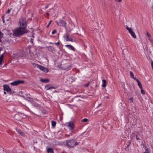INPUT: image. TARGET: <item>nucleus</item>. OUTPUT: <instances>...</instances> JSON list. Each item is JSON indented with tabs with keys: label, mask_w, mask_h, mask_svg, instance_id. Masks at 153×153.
<instances>
[{
	"label": "nucleus",
	"mask_w": 153,
	"mask_h": 153,
	"mask_svg": "<svg viewBox=\"0 0 153 153\" xmlns=\"http://www.w3.org/2000/svg\"><path fill=\"white\" fill-rule=\"evenodd\" d=\"M65 142V146L69 148H74L76 146L78 145L79 143L76 142L75 140L73 139L67 140Z\"/></svg>",
	"instance_id": "obj_1"
},
{
	"label": "nucleus",
	"mask_w": 153,
	"mask_h": 153,
	"mask_svg": "<svg viewBox=\"0 0 153 153\" xmlns=\"http://www.w3.org/2000/svg\"><path fill=\"white\" fill-rule=\"evenodd\" d=\"M25 28L24 27H21L16 30L14 33L15 36H18L27 33L28 31L25 30Z\"/></svg>",
	"instance_id": "obj_2"
},
{
	"label": "nucleus",
	"mask_w": 153,
	"mask_h": 153,
	"mask_svg": "<svg viewBox=\"0 0 153 153\" xmlns=\"http://www.w3.org/2000/svg\"><path fill=\"white\" fill-rule=\"evenodd\" d=\"M19 22L21 26L25 28L26 26V21L24 17H21L20 19Z\"/></svg>",
	"instance_id": "obj_3"
},
{
	"label": "nucleus",
	"mask_w": 153,
	"mask_h": 153,
	"mask_svg": "<svg viewBox=\"0 0 153 153\" xmlns=\"http://www.w3.org/2000/svg\"><path fill=\"white\" fill-rule=\"evenodd\" d=\"M24 81L23 80H19L14 81L11 83L10 84L12 85H19L20 84L24 83Z\"/></svg>",
	"instance_id": "obj_4"
},
{
	"label": "nucleus",
	"mask_w": 153,
	"mask_h": 153,
	"mask_svg": "<svg viewBox=\"0 0 153 153\" xmlns=\"http://www.w3.org/2000/svg\"><path fill=\"white\" fill-rule=\"evenodd\" d=\"M38 66L39 69L44 72L47 73L49 71L48 69L47 68L44 67L41 65Z\"/></svg>",
	"instance_id": "obj_5"
},
{
	"label": "nucleus",
	"mask_w": 153,
	"mask_h": 153,
	"mask_svg": "<svg viewBox=\"0 0 153 153\" xmlns=\"http://www.w3.org/2000/svg\"><path fill=\"white\" fill-rule=\"evenodd\" d=\"M3 88L4 90L6 91L7 92H10L11 91V88L8 85H3Z\"/></svg>",
	"instance_id": "obj_6"
},
{
	"label": "nucleus",
	"mask_w": 153,
	"mask_h": 153,
	"mask_svg": "<svg viewBox=\"0 0 153 153\" xmlns=\"http://www.w3.org/2000/svg\"><path fill=\"white\" fill-rule=\"evenodd\" d=\"M58 24H59L60 25L65 27L66 23L65 21L63 20H60Z\"/></svg>",
	"instance_id": "obj_7"
},
{
	"label": "nucleus",
	"mask_w": 153,
	"mask_h": 153,
	"mask_svg": "<svg viewBox=\"0 0 153 153\" xmlns=\"http://www.w3.org/2000/svg\"><path fill=\"white\" fill-rule=\"evenodd\" d=\"M45 88L46 90H48L51 89H55V88L51 86L49 84H48L45 86Z\"/></svg>",
	"instance_id": "obj_8"
},
{
	"label": "nucleus",
	"mask_w": 153,
	"mask_h": 153,
	"mask_svg": "<svg viewBox=\"0 0 153 153\" xmlns=\"http://www.w3.org/2000/svg\"><path fill=\"white\" fill-rule=\"evenodd\" d=\"M68 126L71 130H72L74 127V123L72 122H70L69 123Z\"/></svg>",
	"instance_id": "obj_9"
},
{
	"label": "nucleus",
	"mask_w": 153,
	"mask_h": 153,
	"mask_svg": "<svg viewBox=\"0 0 153 153\" xmlns=\"http://www.w3.org/2000/svg\"><path fill=\"white\" fill-rule=\"evenodd\" d=\"M64 38L65 39L66 41H68L69 39V34L68 32H67L66 34L64 36Z\"/></svg>",
	"instance_id": "obj_10"
},
{
	"label": "nucleus",
	"mask_w": 153,
	"mask_h": 153,
	"mask_svg": "<svg viewBox=\"0 0 153 153\" xmlns=\"http://www.w3.org/2000/svg\"><path fill=\"white\" fill-rule=\"evenodd\" d=\"M65 46L68 48L69 49L73 50L75 51V49L74 48L72 45H65Z\"/></svg>",
	"instance_id": "obj_11"
},
{
	"label": "nucleus",
	"mask_w": 153,
	"mask_h": 153,
	"mask_svg": "<svg viewBox=\"0 0 153 153\" xmlns=\"http://www.w3.org/2000/svg\"><path fill=\"white\" fill-rule=\"evenodd\" d=\"M50 12H51V14L53 16H55L57 14V12L56 11L54 10L53 9H51Z\"/></svg>",
	"instance_id": "obj_12"
},
{
	"label": "nucleus",
	"mask_w": 153,
	"mask_h": 153,
	"mask_svg": "<svg viewBox=\"0 0 153 153\" xmlns=\"http://www.w3.org/2000/svg\"><path fill=\"white\" fill-rule=\"evenodd\" d=\"M40 81L41 82L44 83H47L48 82H49L50 80L48 79H41L40 80Z\"/></svg>",
	"instance_id": "obj_13"
},
{
	"label": "nucleus",
	"mask_w": 153,
	"mask_h": 153,
	"mask_svg": "<svg viewBox=\"0 0 153 153\" xmlns=\"http://www.w3.org/2000/svg\"><path fill=\"white\" fill-rule=\"evenodd\" d=\"M102 86L103 87H105L106 85V81L105 79H103L102 80Z\"/></svg>",
	"instance_id": "obj_14"
},
{
	"label": "nucleus",
	"mask_w": 153,
	"mask_h": 153,
	"mask_svg": "<svg viewBox=\"0 0 153 153\" xmlns=\"http://www.w3.org/2000/svg\"><path fill=\"white\" fill-rule=\"evenodd\" d=\"M47 152L48 153H54V151L52 149L51 147L48 148Z\"/></svg>",
	"instance_id": "obj_15"
},
{
	"label": "nucleus",
	"mask_w": 153,
	"mask_h": 153,
	"mask_svg": "<svg viewBox=\"0 0 153 153\" xmlns=\"http://www.w3.org/2000/svg\"><path fill=\"white\" fill-rule=\"evenodd\" d=\"M126 29L128 30L130 34L133 32L132 29L131 28H129L128 26H126Z\"/></svg>",
	"instance_id": "obj_16"
},
{
	"label": "nucleus",
	"mask_w": 153,
	"mask_h": 153,
	"mask_svg": "<svg viewBox=\"0 0 153 153\" xmlns=\"http://www.w3.org/2000/svg\"><path fill=\"white\" fill-rule=\"evenodd\" d=\"M0 153H8L7 152L4 151L3 148H0Z\"/></svg>",
	"instance_id": "obj_17"
},
{
	"label": "nucleus",
	"mask_w": 153,
	"mask_h": 153,
	"mask_svg": "<svg viewBox=\"0 0 153 153\" xmlns=\"http://www.w3.org/2000/svg\"><path fill=\"white\" fill-rule=\"evenodd\" d=\"M48 50L49 51H53L54 49L53 47L52 46H49L48 47Z\"/></svg>",
	"instance_id": "obj_18"
},
{
	"label": "nucleus",
	"mask_w": 153,
	"mask_h": 153,
	"mask_svg": "<svg viewBox=\"0 0 153 153\" xmlns=\"http://www.w3.org/2000/svg\"><path fill=\"white\" fill-rule=\"evenodd\" d=\"M3 57L4 55L3 54H2L0 57V65L1 64L2 62L3 61Z\"/></svg>",
	"instance_id": "obj_19"
},
{
	"label": "nucleus",
	"mask_w": 153,
	"mask_h": 153,
	"mask_svg": "<svg viewBox=\"0 0 153 153\" xmlns=\"http://www.w3.org/2000/svg\"><path fill=\"white\" fill-rule=\"evenodd\" d=\"M131 35L132 36V37L134 39H135L136 38V36L135 34V33L133 31L131 33Z\"/></svg>",
	"instance_id": "obj_20"
},
{
	"label": "nucleus",
	"mask_w": 153,
	"mask_h": 153,
	"mask_svg": "<svg viewBox=\"0 0 153 153\" xmlns=\"http://www.w3.org/2000/svg\"><path fill=\"white\" fill-rule=\"evenodd\" d=\"M32 65L34 67H37L38 68V65H40L38 64H36L34 63H32Z\"/></svg>",
	"instance_id": "obj_21"
},
{
	"label": "nucleus",
	"mask_w": 153,
	"mask_h": 153,
	"mask_svg": "<svg viewBox=\"0 0 153 153\" xmlns=\"http://www.w3.org/2000/svg\"><path fill=\"white\" fill-rule=\"evenodd\" d=\"M130 75L131 77L133 79H134L135 78L134 76L133 73L132 71L130 72Z\"/></svg>",
	"instance_id": "obj_22"
},
{
	"label": "nucleus",
	"mask_w": 153,
	"mask_h": 153,
	"mask_svg": "<svg viewBox=\"0 0 153 153\" xmlns=\"http://www.w3.org/2000/svg\"><path fill=\"white\" fill-rule=\"evenodd\" d=\"M141 89V93L143 94H145V91L143 89V88H140Z\"/></svg>",
	"instance_id": "obj_23"
},
{
	"label": "nucleus",
	"mask_w": 153,
	"mask_h": 153,
	"mask_svg": "<svg viewBox=\"0 0 153 153\" xmlns=\"http://www.w3.org/2000/svg\"><path fill=\"white\" fill-rule=\"evenodd\" d=\"M56 125V122L53 121H52V125L53 126H55Z\"/></svg>",
	"instance_id": "obj_24"
},
{
	"label": "nucleus",
	"mask_w": 153,
	"mask_h": 153,
	"mask_svg": "<svg viewBox=\"0 0 153 153\" xmlns=\"http://www.w3.org/2000/svg\"><path fill=\"white\" fill-rule=\"evenodd\" d=\"M138 85L139 87V88H143L142 86V85L141 83H140V82H139L138 83Z\"/></svg>",
	"instance_id": "obj_25"
},
{
	"label": "nucleus",
	"mask_w": 153,
	"mask_h": 153,
	"mask_svg": "<svg viewBox=\"0 0 153 153\" xmlns=\"http://www.w3.org/2000/svg\"><path fill=\"white\" fill-rule=\"evenodd\" d=\"M88 120V119H87L86 118H84L82 120V122H87Z\"/></svg>",
	"instance_id": "obj_26"
},
{
	"label": "nucleus",
	"mask_w": 153,
	"mask_h": 153,
	"mask_svg": "<svg viewBox=\"0 0 153 153\" xmlns=\"http://www.w3.org/2000/svg\"><path fill=\"white\" fill-rule=\"evenodd\" d=\"M133 97H131L129 98V100L130 101V102L131 103H133Z\"/></svg>",
	"instance_id": "obj_27"
},
{
	"label": "nucleus",
	"mask_w": 153,
	"mask_h": 153,
	"mask_svg": "<svg viewBox=\"0 0 153 153\" xmlns=\"http://www.w3.org/2000/svg\"><path fill=\"white\" fill-rule=\"evenodd\" d=\"M68 41H71L72 42H73L75 41V40L71 38H70L68 40Z\"/></svg>",
	"instance_id": "obj_28"
},
{
	"label": "nucleus",
	"mask_w": 153,
	"mask_h": 153,
	"mask_svg": "<svg viewBox=\"0 0 153 153\" xmlns=\"http://www.w3.org/2000/svg\"><path fill=\"white\" fill-rule=\"evenodd\" d=\"M52 21L51 20H50V22H49L48 24V25L46 26V27L47 28H48V27H49V26L50 25V24H51Z\"/></svg>",
	"instance_id": "obj_29"
},
{
	"label": "nucleus",
	"mask_w": 153,
	"mask_h": 153,
	"mask_svg": "<svg viewBox=\"0 0 153 153\" xmlns=\"http://www.w3.org/2000/svg\"><path fill=\"white\" fill-rule=\"evenodd\" d=\"M143 153H149L148 149H146Z\"/></svg>",
	"instance_id": "obj_30"
},
{
	"label": "nucleus",
	"mask_w": 153,
	"mask_h": 153,
	"mask_svg": "<svg viewBox=\"0 0 153 153\" xmlns=\"http://www.w3.org/2000/svg\"><path fill=\"white\" fill-rule=\"evenodd\" d=\"M134 80H136V82H137V83H138L139 82H140L139 81V80L138 79H136V78H135V77L134 78Z\"/></svg>",
	"instance_id": "obj_31"
},
{
	"label": "nucleus",
	"mask_w": 153,
	"mask_h": 153,
	"mask_svg": "<svg viewBox=\"0 0 153 153\" xmlns=\"http://www.w3.org/2000/svg\"><path fill=\"white\" fill-rule=\"evenodd\" d=\"M56 32V30H53V31L52 32V34H53Z\"/></svg>",
	"instance_id": "obj_32"
},
{
	"label": "nucleus",
	"mask_w": 153,
	"mask_h": 153,
	"mask_svg": "<svg viewBox=\"0 0 153 153\" xmlns=\"http://www.w3.org/2000/svg\"><path fill=\"white\" fill-rule=\"evenodd\" d=\"M19 116V114H15V116H14V117L16 119H17V117Z\"/></svg>",
	"instance_id": "obj_33"
},
{
	"label": "nucleus",
	"mask_w": 153,
	"mask_h": 153,
	"mask_svg": "<svg viewBox=\"0 0 153 153\" xmlns=\"http://www.w3.org/2000/svg\"><path fill=\"white\" fill-rule=\"evenodd\" d=\"M3 34L0 31V38H1L3 35Z\"/></svg>",
	"instance_id": "obj_34"
},
{
	"label": "nucleus",
	"mask_w": 153,
	"mask_h": 153,
	"mask_svg": "<svg viewBox=\"0 0 153 153\" xmlns=\"http://www.w3.org/2000/svg\"><path fill=\"white\" fill-rule=\"evenodd\" d=\"M16 131L17 132L19 133V134H20L21 133V132H22V131L20 130H16Z\"/></svg>",
	"instance_id": "obj_35"
},
{
	"label": "nucleus",
	"mask_w": 153,
	"mask_h": 153,
	"mask_svg": "<svg viewBox=\"0 0 153 153\" xmlns=\"http://www.w3.org/2000/svg\"><path fill=\"white\" fill-rule=\"evenodd\" d=\"M20 134L22 136H24L25 135L24 133L22 132H22H21Z\"/></svg>",
	"instance_id": "obj_36"
},
{
	"label": "nucleus",
	"mask_w": 153,
	"mask_h": 153,
	"mask_svg": "<svg viewBox=\"0 0 153 153\" xmlns=\"http://www.w3.org/2000/svg\"><path fill=\"white\" fill-rule=\"evenodd\" d=\"M10 12V9H8L7 10L6 12V13H9Z\"/></svg>",
	"instance_id": "obj_37"
},
{
	"label": "nucleus",
	"mask_w": 153,
	"mask_h": 153,
	"mask_svg": "<svg viewBox=\"0 0 153 153\" xmlns=\"http://www.w3.org/2000/svg\"><path fill=\"white\" fill-rule=\"evenodd\" d=\"M70 69V67H68V68H66V67L65 68V69L66 70H69Z\"/></svg>",
	"instance_id": "obj_38"
},
{
	"label": "nucleus",
	"mask_w": 153,
	"mask_h": 153,
	"mask_svg": "<svg viewBox=\"0 0 153 153\" xmlns=\"http://www.w3.org/2000/svg\"><path fill=\"white\" fill-rule=\"evenodd\" d=\"M136 138L137 139V140H139L140 139V138H139L138 137V136L137 135H136Z\"/></svg>",
	"instance_id": "obj_39"
},
{
	"label": "nucleus",
	"mask_w": 153,
	"mask_h": 153,
	"mask_svg": "<svg viewBox=\"0 0 153 153\" xmlns=\"http://www.w3.org/2000/svg\"><path fill=\"white\" fill-rule=\"evenodd\" d=\"M33 39L32 38H31L30 39V42L32 43H33Z\"/></svg>",
	"instance_id": "obj_40"
},
{
	"label": "nucleus",
	"mask_w": 153,
	"mask_h": 153,
	"mask_svg": "<svg viewBox=\"0 0 153 153\" xmlns=\"http://www.w3.org/2000/svg\"><path fill=\"white\" fill-rule=\"evenodd\" d=\"M4 16H3L2 17V19L3 22V23H4L5 22V21L4 20Z\"/></svg>",
	"instance_id": "obj_41"
},
{
	"label": "nucleus",
	"mask_w": 153,
	"mask_h": 153,
	"mask_svg": "<svg viewBox=\"0 0 153 153\" xmlns=\"http://www.w3.org/2000/svg\"><path fill=\"white\" fill-rule=\"evenodd\" d=\"M147 36H149V37H150V35L149 34V33H148V32L147 31Z\"/></svg>",
	"instance_id": "obj_42"
},
{
	"label": "nucleus",
	"mask_w": 153,
	"mask_h": 153,
	"mask_svg": "<svg viewBox=\"0 0 153 153\" xmlns=\"http://www.w3.org/2000/svg\"><path fill=\"white\" fill-rule=\"evenodd\" d=\"M89 84L90 83H88L86 84L85 85L87 87H88L89 85Z\"/></svg>",
	"instance_id": "obj_43"
},
{
	"label": "nucleus",
	"mask_w": 153,
	"mask_h": 153,
	"mask_svg": "<svg viewBox=\"0 0 153 153\" xmlns=\"http://www.w3.org/2000/svg\"><path fill=\"white\" fill-rule=\"evenodd\" d=\"M54 44L55 45H59V42H57V43H55Z\"/></svg>",
	"instance_id": "obj_44"
},
{
	"label": "nucleus",
	"mask_w": 153,
	"mask_h": 153,
	"mask_svg": "<svg viewBox=\"0 0 153 153\" xmlns=\"http://www.w3.org/2000/svg\"><path fill=\"white\" fill-rule=\"evenodd\" d=\"M122 0H116V1H117L119 2H120L122 1Z\"/></svg>",
	"instance_id": "obj_45"
},
{
	"label": "nucleus",
	"mask_w": 153,
	"mask_h": 153,
	"mask_svg": "<svg viewBox=\"0 0 153 153\" xmlns=\"http://www.w3.org/2000/svg\"><path fill=\"white\" fill-rule=\"evenodd\" d=\"M151 42L152 43V45L153 46V41H152Z\"/></svg>",
	"instance_id": "obj_46"
},
{
	"label": "nucleus",
	"mask_w": 153,
	"mask_h": 153,
	"mask_svg": "<svg viewBox=\"0 0 153 153\" xmlns=\"http://www.w3.org/2000/svg\"><path fill=\"white\" fill-rule=\"evenodd\" d=\"M48 6H46V7H45V9H46V8H48Z\"/></svg>",
	"instance_id": "obj_47"
},
{
	"label": "nucleus",
	"mask_w": 153,
	"mask_h": 153,
	"mask_svg": "<svg viewBox=\"0 0 153 153\" xmlns=\"http://www.w3.org/2000/svg\"><path fill=\"white\" fill-rule=\"evenodd\" d=\"M4 94H6V92L5 91H4Z\"/></svg>",
	"instance_id": "obj_48"
},
{
	"label": "nucleus",
	"mask_w": 153,
	"mask_h": 153,
	"mask_svg": "<svg viewBox=\"0 0 153 153\" xmlns=\"http://www.w3.org/2000/svg\"><path fill=\"white\" fill-rule=\"evenodd\" d=\"M1 38H0V42H1Z\"/></svg>",
	"instance_id": "obj_49"
},
{
	"label": "nucleus",
	"mask_w": 153,
	"mask_h": 153,
	"mask_svg": "<svg viewBox=\"0 0 153 153\" xmlns=\"http://www.w3.org/2000/svg\"><path fill=\"white\" fill-rule=\"evenodd\" d=\"M57 92V91H54V92Z\"/></svg>",
	"instance_id": "obj_50"
},
{
	"label": "nucleus",
	"mask_w": 153,
	"mask_h": 153,
	"mask_svg": "<svg viewBox=\"0 0 153 153\" xmlns=\"http://www.w3.org/2000/svg\"><path fill=\"white\" fill-rule=\"evenodd\" d=\"M47 13V14H48H48H49V13Z\"/></svg>",
	"instance_id": "obj_51"
},
{
	"label": "nucleus",
	"mask_w": 153,
	"mask_h": 153,
	"mask_svg": "<svg viewBox=\"0 0 153 153\" xmlns=\"http://www.w3.org/2000/svg\"><path fill=\"white\" fill-rule=\"evenodd\" d=\"M37 143V141L36 142V143Z\"/></svg>",
	"instance_id": "obj_52"
}]
</instances>
